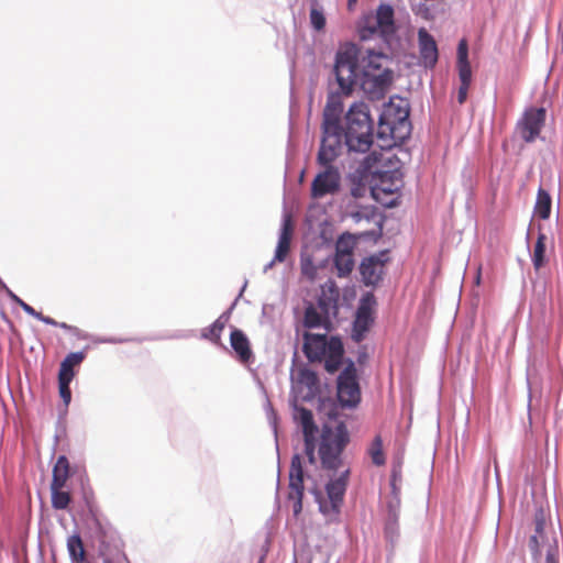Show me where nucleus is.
Masks as SVG:
<instances>
[{
  "mask_svg": "<svg viewBox=\"0 0 563 563\" xmlns=\"http://www.w3.org/2000/svg\"><path fill=\"white\" fill-rule=\"evenodd\" d=\"M302 352L309 362L324 361L327 372L335 373L342 364L343 343L336 336L328 338L327 333L305 332Z\"/></svg>",
  "mask_w": 563,
  "mask_h": 563,
  "instance_id": "nucleus-1",
  "label": "nucleus"
},
{
  "mask_svg": "<svg viewBox=\"0 0 563 563\" xmlns=\"http://www.w3.org/2000/svg\"><path fill=\"white\" fill-rule=\"evenodd\" d=\"M345 144L350 151L365 153L373 144V122L363 102L353 103L345 115Z\"/></svg>",
  "mask_w": 563,
  "mask_h": 563,
  "instance_id": "nucleus-2",
  "label": "nucleus"
},
{
  "mask_svg": "<svg viewBox=\"0 0 563 563\" xmlns=\"http://www.w3.org/2000/svg\"><path fill=\"white\" fill-rule=\"evenodd\" d=\"M367 56L362 60L361 87L372 100L384 98L387 91V56L380 48H367Z\"/></svg>",
  "mask_w": 563,
  "mask_h": 563,
  "instance_id": "nucleus-3",
  "label": "nucleus"
},
{
  "mask_svg": "<svg viewBox=\"0 0 563 563\" xmlns=\"http://www.w3.org/2000/svg\"><path fill=\"white\" fill-rule=\"evenodd\" d=\"M347 442L349 435L343 423H340L335 431L331 430L330 428H324L322 430L319 455L324 468H339L341 464L340 455Z\"/></svg>",
  "mask_w": 563,
  "mask_h": 563,
  "instance_id": "nucleus-4",
  "label": "nucleus"
},
{
  "mask_svg": "<svg viewBox=\"0 0 563 563\" xmlns=\"http://www.w3.org/2000/svg\"><path fill=\"white\" fill-rule=\"evenodd\" d=\"M402 461L404 450L399 446L393 461V468L389 474V543H394L399 537V528L397 526V509L400 507V492L402 487Z\"/></svg>",
  "mask_w": 563,
  "mask_h": 563,
  "instance_id": "nucleus-5",
  "label": "nucleus"
},
{
  "mask_svg": "<svg viewBox=\"0 0 563 563\" xmlns=\"http://www.w3.org/2000/svg\"><path fill=\"white\" fill-rule=\"evenodd\" d=\"M410 102L398 95L389 96V140L407 141L412 131Z\"/></svg>",
  "mask_w": 563,
  "mask_h": 563,
  "instance_id": "nucleus-6",
  "label": "nucleus"
},
{
  "mask_svg": "<svg viewBox=\"0 0 563 563\" xmlns=\"http://www.w3.org/2000/svg\"><path fill=\"white\" fill-rule=\"evenodd\" d=\"M334 73L340 88L350 93L357 80L356 51L354 46L345 47L336 53Z\"/></svg>",
  "mask_w": 563,
  "mask_h": 563,
  "instance_id": "nucleus-7",
  "label": "nucleus"
},
{
  "mask_svg": "<svg viewBox=\"0 0 563 563\" xmlns=\"http://www.w3.org/2000/svg\"><path fill=\"white\" fill-rule=\"evenodd\" d=\"M349 475L350 470L347 468L338 478L331 479L325 486L328 499L319 500L320 511L330 519H335L340 514L347 487Z\"/></svg>",
  "mask_w": 563,
  "mask_h": 563,
  "instance_id": "nucleus-8",
  "label": "nucleus"
},
{
  "mask_svg": "<svg viewBox=\"0 0 563 563\" xmlns=\"http://www.w3.org/2000/svg\"><path fill=\"white\" fill-rule=\"evenodd\" d=\"M360 38L369 41L378 38L387 45V3H380L377 11L365 14L360 23Z\"/></svg>",
  "mask_w": 563,
  "mask_h": 563,
  "instance_id": "nucleus-9",
  "label": "nucleus"
},
{
  "mask_svg": "<svg viewBox=\"0 0 563 563\" xmlns=\"http://www.w3.org/2000/svg\"><path fill=\"white\" fill-rule=\"evenodd\" d=\"M338 399L343 407H355L361 400V391L353 363L347 365L338 378Z\"/></svg>",
  "mask_w": 563,
  "mask_h": 563,
  "instance_id": "nucleus-10",
  "label": "nucleus"
},
{
  "mask_svg": "<svg viewBox=\"0 0 563 563\" xmlns=\"http://www.w3.org/2000/svg\"><path fill=\"white\" fill-rule=\"evenodd\" d=\"M303 489L302 460L299 454H295L290 463L288 493V498L294 501L292 511L295 516H298L302 510Z\"/></svg>",
  "mask_w": 563,
  "mask_h": 563,
  "instance_id": "nucleus-11",
  "label": "nucleus"
},
{
  "mask_svg": "<svg viewBox=\"0 0 563 563\" xmlns=\"http://www.w3.org/2000/svg\"><path fill=\"white\" fill-rule=\"evenodd\" d=\"M375 298L372 294H366L361 299V303L356 311V317L353 323V333L352 338L356 342H361L365 333L369 330L372 324L374 323V307H375Z\"/></svg>",
  "mask_w": 563,
  "mask_h": 563,
  "instance_id": "nucleus-12",
  "label": "nucleus"
},
{
  "mask_svg": "<svg viewBox=\"0 0 563 563\" xmlns=\"http://www.w3.org/2000/svg\"><path fill=\"white\" fill-rule=\"evenodd\" d=\"M342 129L328 131L322 129L321 145L318 152L317 161L321 166H332L341 150Z\"/></svg>",
  "mask_w": 563,
  "mask_h": 563,
  "instance_id": "nucleus-13",
  "label": "nucleus"
},
{
  "mask_svg": "<svg viewBox=\"0 0 563 563\" xmlns=\"http://www.w3.org/2000/svg\"><path fill=\"white\" fill-rule=\"evenodd\" d=\"M544 121V108H530L526 110L522 119L518 123V129L522 140L527 143L533 142L539 136Z\"/></svg>",
  "mask_w": 563,
  "mask_h": 563,
  "instance_id": "nucleus-14",
  "label": "nucleus"
},
{
  "mask_svg": "<svg viewBox=\"0 0 563 563\" xmlns=\"http://www.w3.org/2000/svg\"><path fill=\"white\" fill-rule=\"evenodd\" d=\"M294 418L302 429L306 455L310 463H314V435L318 428L313 421L312 412L303 407H296Z\"/></svg>",
  "mask_w": 563,
  "mask_h": 563,
  "instance_id": "nucleus-15",
  "label": "nucleus"
},
{
  "mask_svg": "<svg viewBox=\"0 0 563 563\" xmlns=\"http://www.w3.org/2000/svg\"><path fill=\"white\" fill-rule=\"evenodd\" d=\"M325 169L319 173L311 184V197L322 198L335 194L340 188V174L334 166H324Z\"/></svg>",
  "mask_w": 563,
  "mask_h": 563,
  "instance_id": "nucleus-16",
  "label": "nucleus"
},
{
  "mask_svg": "<svg viewBox=\"0 0 563 563\" xmlns=\"http://www.w3.org/2000/svg\"><path fill=\"white\" fill-rule=\"evenodd\" d=\"M294 225L291 217L286 214L283 219L282 230L275 252L274 260L267 265L268 268L273 267L276 262H284L290 250V242L292 238Z\"/></svg>",
  "mask_w": 563,
  "mask_h": 563,
  "instance_id": "nucleus-17",
  "label": "nucleus"
},
{
  "mask_svg": "<svg viewBox=\"0 0 563 563\" xmlns=\"http://www.w3.org/2000/svg\"><path fill=\"white\" fill-rule=\"evenodd\" d=\"M385 268V260L377 256L364 258L361 266V275L365 285L374 286L382 280Z\"/></svg>",
  "mask_w": 563,
  "mask_h": 563,
  "instance_id": "nucleus-18",
  "label": "nucleus"
},
{
  "mask_svg": "<svg viewBox=\"0 0 563 563\" xmlns=\"http://www.w3.org/2000/svg\"><path fill=\"white\" fill-rule=\"evenodd\" d=\"M420 56L426 67H434L438 62V47L431 34L421 27L418 31Z\"/></svg>",
  "mask_w": 563,
  "mask_h": 563,
  "instance_id": "nucleus-19",
  "label": "nucleus"
},
{
  "mask_svg": "<svg viewBox=\"0 0 563 563\" xmlns=\"http://www.w3.org/2000/svg\"><path fill=\"white\" fill-rule=\"evenodd\" d=\"M343 111V104L339 97L329 98L323 110L322 129L333 131L342 129L340 125V118Z\"/></svg>",
  "mask_w": 563,
  "mask_h": 563,
  "instance_id": "nucleus-20",
  "label": "nucleus"
},
{
  "mask_svg": "<svg viewBox=\"0 0 563 563\" xmlns=\"http://www.w3.org/2000/svg\"><path fill=\"white\" fill-rule=\"evenodd\" d=\"M230 344L241 363H247L253 357L250 341L242 330L231 331Z\"/></svg>",
  "mask_w": 563,
  "mask_h": 563,
  "instance_id": "nucleus-21",
  "label": "nucleus"
},
{
  "mask_svg": "<svg viewBox=\"0 0 563 563\" xmlns=\"http://www.w3.org/2000/svg\"><path fill=\"white\" fill-rule=\"evenodd\" d=\"M402 143L394 141V144H389V195L398 188L397 181H401L404 177V173L400 166H398L400 164L399 155L396 152L397 147H400Z\"/></svg>",
  "mask_w": 563,
  "mask_h": 563,
  "instance_id": "nucleus-22",
  "label": "nucleus"
},
{
  "mask_svg": "<svg viewBox=\"0 0 563 563\" xmlns=\"http://www.w3.org/2000/svg\"><path fill=\"white\" fill-rule=\"evenodd\" d=\"M303 325L308 329L323 328L327 332L331 330V320L329 316H324L312 303L305 309Z\"/></svg>",
  "mask_w": 563,
  "mask_h": 563,
  "instance_id": "nucleus-23",
  "label": "nucleus"
},
{
  "mask_svg": "<svg viewBox=\"0 0 563 563\" xmlns=\"http://www.w3.org/2000/svg\"><path fill=\"white\" fill-rule=\"evenodd\" d=\"M69 462L65 455L58 456L54 467L51 486L65 487L69 478Z\"/></svg>",
  "mask_w": 563,
  "mask_h": 563,
  "instance_id": "nucleus-24",
  "label": "nucleus"
},
{
  "mask_svg": "<svg viewBox=\"0 0 563 563\" xmlns=\"http://www.w3.org/2000/svg\"><path fill=\"white\" fill-rule=\"evenodd\" d=\"M67 550L69 552L71 563H82L88 561L86 550L79 534H74L68 538Z\"/></svg>",
  "mask_w": 563,
  "mask_h": 563,
  "instance_id": "nucleus-25",
  "label": "nucleus"
},
{
  "mask_svg": "<svg viewBox=\"0 0 563 563\" xmlns=\"http://www.w3.org/2000/svg\"><path fill=\"white\" fill-rule=\"evenodd\" d=\"M86 355L84 352L69 353L60 363L58 375L74 378V368L85 360Z\"/></svg>",
  "mask_w": 563,
  "mask_h": 563,
  "instance_id": "nucleus-26",
  "label": "nucleus"
},
{
  "mask_svg": "<svg viewBox=\"0 0 563 563\" xmlns=\"http://www.w3.org/2000/svg\"><path fill=\"white\" fill-rule=\"evenodd\" d=\"M551 207H552V199L550 194L543 189L542 187L539 188L537 194V201L534 206V212L536 214L542 219L547 220L549 219L551 214Z\"/></svg>",
  "mask_w": 563,
  "mask_h": 563,
  "instance_id": "nucleus-27",
  "label": "nucleus"
},
{
  "mask_svg": "<svg viewBox=\"0 0 563 563\" xmlns=\"http://www.w3.org/2000/svg\"><path fill=\"white\" fill-rule=\"evenodd\" d=\"M339 297V291L334 287L329 288V295H327L325 290H322V295L318 299L317 308L324 316L330 317V312L336 310V301Z\"/></svg>",
  "mask_w": 563,
  "mask_h": 563,
  "instance_id": "nucleus-28",
  "label": "nucleus"
},
{
  "mask_svg": "<svg viewBox=\"0 0 563 563\" xmlns=\"http://www.w3.org/2000/svg\"><path fill=\"white\" fill-rule=\"evenodd\" d=\"M545 241H547L545 234L540 232L538 235L537 242L534 244L533 253L531 256L533 267L537 271L540 269L545 263Z\"/></svg>",
  "mask_w": 563,
  "mask_h": 563,
  "instance_id": "nucleus-29",
  "label": "nucleus"
},
{
  "mask_svg": "<svg viewBox=\"0 0 563 563\" xmlns=\"http://www.w3.org/2000/svg\"><path fill=\"white\" fill-rule=\"evenodd\" d=\"M51 494L54 509L64 510L69 506L71 497L68 492L64 490V487L51 486Z\"/></svg>",
  "mask_w": 563,
  "mask_h": 563,
  "instance_id": "nucleus-30",
  "label": "nucleus"
},
{
  "mask_svg": "<svg viewBox=\"0 0 563 563\" xmlns=\"http://www.w3.org/2000/svg\"><path fill=\"white\" fill-rule=\"evenodd\" d=\"M334 265L340 277L347 276L354 267L353 254L343 252L335 254Z\"/></svg>",
  "mask_w": 563,
  "mask_h": 563,
  "instance_id": "nucleus-31",
  "label": "nucleus"
},
{
  "mask_svg": "<svg viewBox=\"0 0 563 563\" xmlns=\"http://www.w3.org/2000/svg\"><path fill=\"white\" fill-rule=\"evenodd\" d=\"M309 19L311 26L316 31L320 32L324 30L327 24L325 15L323 9L318 4L316 0L312 2Z\"/></svg>",
  "mask_w": 563,
  "mask_h": 563,
  "instance_id": "nucleus-32",
  "label": "nucleus"
},
{
  "mask_svg": "<svg viewBox=\"0 0 563 563\" xmlns=\"http://www.w3.org/2000/svg\"><path fill=\"white\" fill-rule=\"evenodd\" d=\"M367 453L373 462V464L380 466L385 463V456L383 452V439L380 435H376L373 442L371 443Z\"/></svg>",
  "mask_w": 563,
  "mask_h": 563,
  "instance_id": "nucleus-33",
  "label": "nucleus"
},
{
  "mask_svg": "<svg viewBox=\"0 0 563 563\" xmlns=\"http://www.w3.org/2000/svg\"><path fill=\"white\" fill-rule=\"evenodd\" d=\"M382 157H383L382 153L372 152L368 156L365 157V159L363 162V167H364V170L369 174H373V175L378 174L379 178H380V183L384 185L386 173L382 172V170L374 169L376 164H378L380 162Z\"/></svg>",
  "mask_w": 563,
  "mask_h": 563,
  "instance_id": "nucleus-34",
  "label": "nucleus"
},
{
  "mask_svg": "<svg viewBox=\"0 0 563 563\" xmlns=\"http://www.w3.org/2000/svg\"><path fill=\"white\" fill-rule=\"evenodd\" d=\"M225 321L222 318H218L209 329L203 332V338L211 341L214 344H221V334L224 330Z\"/></svg>",
  "mask_w": 563,
  "mask_h": 563,
  "instance_id": "nucleus-35",
  "label": "nucleus"
},
{
  "mask_svg": "<svg viewBox=\"0 0 563 563\" xmlns=\"http://www.w3.org/2000/svg\"><path fill=\"white\" fill-rule=\"evenodd\" d=\"M298 382L305 385L310 393H314L319 386V378L317 374L308 368H302L299 371Z\"/></svg>",
  "mask_w": 563,
  "mask_h": 563,
  "instance_id": "nucleus-36",
  "label": "nucleus"
},
{
  "mask_svg": "<svg viewBox=\"0 0 563 563\" xmlns=\"http://www.w3.org/2000/svg\"><path fill=\"white\" fill-rule=\"evenodd\" d=\"M73 380L70 377H65L58 375V389L59 396L63 399L64 404L67 406L71 400V391L69 388V384Z\"/></svg>",
  "mask_w": 563,
  "mask_h": 563,
  "instance_id": "nucleus-37",
  "label": "nucleus"
},
{
  "mask_svg": "<svg viewBox=\"0 0 563 563\" xmlns=\"http://www.w3.org/2000/svg\"><path fill=\"white\" fill-rule=\"evenodd\" d=\"M456 66L461 84L471 85L472 68L470 62H463L462 64H456Z\"/></svg>",
  "mask_w": 563,
  "mask_h": 563,
  "instance_id": "nucleus-38",
  "label": "nucleus"
},
{
  "mask_svg": "<svg viewBox=\"0 0 563 563\" xmlns=\"http://www.w3.org/2000/svg\"><path fill=\"white\" fill-rule=\"evenodd\" d=\"M301 273L310 280H313L317 276V267L314 266L311 258H305L301 261Z\"/></svg>",
  "mask_w": 563,
  "mask_h": 563,
  "instance_id": "nucleus-39",
  "label": "nucleus"
},
{
  "mask_svg": "<svg viewBox=\"0 0 563 563\" xmlns=\"http://www.w3.org/2000/svg\"><path fill=\"white\" fill-rule=\"evenodd\" d=\"M371 195L373 199L383 206H387V188L379 186H371Z\"/></svg>",
  "mask_w": 563,
  "mask_h": 563,
  "instance_id": "nucleus-40",
  "label": "nucleus"
},
{
  "mask_svg": "<svg viewBox=\"0 0 563 563\" xmlns=\"http://www.w3.org/2000/svg\"><path fill=\"white\" fill-rule=\"evenodd\" d=\"M388 30H389V52L391 51V46L396 36L397 26L394 20V9L389 5V21H388ZM391 60V54L389 53V62Z\"/></svg>",
  "mask_w": 563,
  "mask_h": 563,
  "instance_id": "nucleus-41",
  "label": "nucleus"
},
{
  "mask_svg": "<svg viewBox=\"0 0 563 563\" xmlns=\"http://www.w3.org/2000/svg\"><path fill=\"white\" fill-rule=\"evenodd\" d=\"M468 60V46L465 40H461L457 45V60L456 64H462Z\"/></svg>",
  "mask_w": 563,
  "mask_h": 563,
  "instance_id": "nucleus-42",
  "label": "nucleus"
},
{
  "mask_svg": "<svg viewBox=\"0 0 563 563\" xmlns=\"http://www.w3.org/2000/svg\"><path fill=\"white\" fill-rule=\"evenodd\" d=\"M9 295L12 298V300L15 301L23 309L24 312H26L27 314H30L32 317L36 316L37 311L32 306H30L26 302H24L22 299H20L12 291H9Z\"/></svg>",
  "mask_w": 563,
  "mask_h": 563,
  "instance_id": "nucleus-43",
  "label": "nucleus"
},
{
  "mask_svg": "<svg viewBox=\"0 0 563 563\" xmlns=\"http://www.w3.org/2000/svg\"><path fill=\"white\" fill-rule=\"evenodd\" d=\"M545 563H560L559 562V547L556 542L547 551Z\"/></svg>",
  "mask_w": 563,
  "mask_h": 563,
  "instance_id": "nucleus-44",
  "label": "nucleus"
},
{
  "mask_svg": "<svg viewBox=\"0 0 563 563\" xmlns=\"http://www.w3.org/2000/svg\"><path fill=\"white\" fill-rule=\"evenodd\" d=\"M335 250H336L335 254H341V252H343V253H351L352 254L353 246L351 245L349 240H345L344 238H341L336 242Z\"/></svg>",
  "mask_w": 563,
  "mask_h": 563,
  "instance_id": "nucleus-45",
  "label": "nucleus"
},
{
  "mask_svg": "<svg viewBox=\"0 0 563 563\" xmlns=\"http://www.w3.org/2000/svg\"><path fill=\"white\" fill-rule=\"evenodd\" d=\"M397 186H398V188L395 189L391 195H389V209H394V208L400 206V195L397 194V191L402 186V180L397 181Z\"/></svg>",
  "mask_w": 563,
  "mask_h": 563,
  "instance_id": "nucleus-46",
  "label": "nucleus"
},
{
  "mask_svg": "<svg viewBox=\"0 0 563 563\" xmlns=\"http://www.w3.org/2000/svg\"><path fill=\"white\" fill-rule=\"evenodd\" d=\"M471 85L461 84L457 91V101L463 104L467 99V93Z\"/></svg>",
  "mask_w": 563,
  "mask_h": 563,
  "instance_id": "nucleus-47",
  "label": "nucleus"
},
{
  "mask_svg": "<svg viewBox=\"0 0 563 563\" xmlns=\"http://www.w3.org/2000/svg\"><path fill=\"white\" fill-rule=\"evenodd\" d=\"M529 548L531 550V553L536 556V555H539V540H538V536L537 534H533L530 537L529 539Z\"/></svg>",
  "mask_w": 563,
  "mask_h": 563,
  "instance_id": "nucleus-48",
  "label": "nucleus"
},
{
  "mask_svg": "<svg viewBox=\"0 0 563 563\" xmlns=\"http://www.w3.org/2000/svg\"><path fill=\"white\" fill-rule=\"evenodd\" d=\"M396 152L399 155L400 165H405L407 162L410 161V153L408 150L400 146V147H397Z\"/></svg>",
  "mask_w": 563,
  "mask_h": 563,
  "instance_id": "nucleus-49",
  "label": "nucleus"
},
{
  "mask_svg": "<svg viewBox=\"0 0 563 563\" xmlns=\"http://www.w3.org/2000/svg\"><path fill=\"white\" fill-rule=\"evenodd\" d=\"M34 318H36L37 320H40L46 324H49V325H54V327L58 325V322L56 320H54L51 317L44 316L42 312H38V311L36 312V316H34Z\"/></svg>",
  "mask_w": 563,
  "mask_h": 563,
  "instance_id": "nucleus-50",
  "label": "nucleus"
},
{
  "mask_svg": "<svg viewBox=\"0 0 563 563\" xmlns=\"http://www.w3.org/2000/svg\"><path fill=\"white\" fill-rule=\"evenodd\" d=\"M544 530V521L543 519L536 520V534H542Z\"/></svg>",
  "mask_w": 563,
  "mask_h": 563,
  "instance_id": "nucleus-51",
  "label": "nucleus"
},
{
  "mask_svg": "<svg viewBox=\"0 0 563 563\" xmlns=\"http://www.w3.org/2000/svg\"><path fill=\"white\" fill-rule=\"evenodd\" d=\"M357 3V0H347V9L352 11Z\"/></svg>",
  "mask_w": 563,
  "mask_h": 563,
  "instance_id": "nucleus-52",
  "label": "nucleus"
},
{
  "mask_svg": "<svg viewBox=\"0 0 563 563\" xmlns=\"http://www.w3.org/2000/svg\"><path fill=\"white\" fill-rule=\"evenodd\" d=\"M57 327H59V328H62V329H66V330H70V329H71V327H70V325H68V324H67V323H65V322H58V325H57Z\"/></svg>",
  "mask_w": 563,
  "mask_h": 563,
  "instance_id": "nucleus-53",
  "label": "nucleus"
},
{
  "mask_svg": "<svg viewBox=\"0 0 563 563\" xmlns=\"http://www.w3.org/2000/svg\"><path fill=\"white\" fill-rule=\"evenodd\" d=\"M379 124L380 125H384L385 124V113L383 112L379 117Z\"/></svg>",
  "mask_w": 563,
  "mask_h": 563,
  "instance_id": "nucleus-54",
  "label": "nucleus"
},
{
  "mask_svg": "<svg viewBox=\"0 0 563 563\" xmlns=\"http://www.w3.org/2000/svg\"><path fill=\"white\" fill-rule=\"evenodd\" d=\"M388 80H389V85L391 84L393 81V71L389 69V77H388Z\"/></svg>",
  "mask_w": 563,
  "mask_h": 563,
  "instance_id": "nucleus-55",
  "label": "nucleus"
},
{
  "mask_svg": "<svg viewBox=\"0 0 563 563\" xmlns=\"http://www.w3.org/2000/svg\"><path fill=\"white\" fill-rule=\"evenodd\" d=\"M258 563H264V556L260 559Z\"/></svg>",
  "mask_w": 563,
  "mask_h": 563,
  "instance_id": "nucleus-56",
  "label": "nucleus"
},
{
  "mask_svg": "<svg viewBox=\"0 0 563 563\" xmlns=\"http://www.w3.org/2000/svg\"><path fill=\"white\" fill-rule=\"evenodd\" d=\"M103 563H111V561L107 559L103 561Z\"/></svg>",
  "mask_w": 563,
  "mask_h": 563,
  "instance_id": "nucleus-57",
  "label": "nucleus"
}]
</instances>
